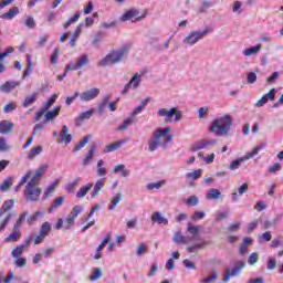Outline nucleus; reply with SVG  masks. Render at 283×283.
<instances>
[{
	"label": "nucleus",
	"instance_id": "15",
	"mask_svg": "<svg viewBox=\"0 0 283 283\" xmlns=\"http://www.w3.org/2000/svg\"><path fill=\"white\" fill-rule=\"evenodd\" d=\"M56 98H59V95L53 94L51 97L44 103L42 108L35 114V120H41V117L56 103Z\"/></svg>",
	"mask_w": 283,
	"mask_h": 283
},
{
	"label": "nucleus",
	"instance_id": "64",
	"mask_svg": "<svg viewBox=\"0 0 283 283\" xmlns=\"http://www.w3.org/2000/svg\"><path fill=\"white\" fill-rule=\"evenodd\" d=\"M17 109V104L14 102H11L3 107L4 114H10V112H14Z\"/></svg>",
	"mask_w": 283,
	"mask_h": 283
},
{
	"label": "nucleus",
	"instance_id": "23",
	"mask_svg": "<svg viewBox=\"0 0 283 283\" xmlns=\"http://www.w3.org/2000/svg\"><path fill=\"white\" fill-rule=\"evenodd\" d=\"M125 143H127V139H120L116 143L109 144L103 149V154H111L112 151H116V149H120Z\"/></svg>",
	"mask_w": 283,
	"mask_h": 283
},
{
	"label": "nucleus",
	"instance_id": "44",
	"mask_svg": "<svg viewBox=\"0 0 283 283\" xmlns=\"http://www.w3.org/2000/svg\"><path fill=\"white\" fill-rule=\"evenodd\" d=\"M120 200H123V195L117 193L115 197L112 198L108 209L111 211H114V209H116V207H118V203L120 202Z\"/></svg>",
	"mask_w": 283,
	"mask_h": 283
},
{
	"label": "nucleus",
	"instance_id": "43",
	"mask_svg": "<svg viewBox=\"0 0 283 283\" xmlns=\"http://www.w3.org/2000/svg\"><path fill=\"white\" fill-rule=\"evenodd\" d=\"M14 202H15L14 199L4 201V203L0 208V218L1 216H3V213H7V211H10V209L14 207Z\"/></svg>",
	"mask_w": 283,
	"mask_h": 283
},
{
	"label": "nucleus",
	"instance_id": "62",
	"mask_svg": "<svg viewBox=\"0 0 283 283\" xmlns=\"http://www.w3.org/2000/svg\"><path fill=\"white\" fill-rule=\"evenodd\" d=\"M232 12L234 14H242V2H240V1L233 2Z\"/></svg>",
	"mask_w": 283,
	"mask_h": 283
},
{
	"label": "nucleus",
	"instance_id": "31",
	"mask_svg": "<svg viewBox=\"0 0 283 283\" xmlns=\"http://www.w3.org/2000/svg\"><path fill=\"white\" fill-rule=\"evenodd\" d=\"M167 185L166 180H158L154 182H149L146 185L147 191H158V189H163Z\"/></svg>",
	"mask_w": 283,
	"mask_h": 283
},
{
	"label": "nucleus",
	"instance_id": "20",
	"mask_svg": "<svg viewBox=\"0 0 283 283\" xmlns=\"http://www.w3.org/2000/svg\"><path fill=\"white\" fill-rule=\"evenodd\" d=\"M72 140H73V137H72V134H70V128L67 127V125H64L60 132L59 143H65V145H70Z\"/></svg>",
	"mask_w": 283,
	"mask_h": 283
},
{
	"label": "nucleus",
	"instance_id": "50",
	"mask_svg": "<svg viewBox=\"0 0 283 283\" xmlns=\"http://www.w3.org/2000/svg\"><path fill=\"white\" fill-rule=\"evenodd\" d=\"M12 177H8L7 179H4L2 181V184L0 185V191H8V189L11 188L12 186Z\"/></svg>",
	"mask_w": 283,
	"mask_h": 283
},
{
	"label": "nucleus",
	"instance_id": "24",
	"mask_svg": "<svg viewBox=\"0 0 283 283\" xmlns=\"http://www.w3.org/2000/svg\"><path fill=\"white\" fill-rule=\"evenodd\" d=\"M63 205H65V197L63 196H60V197H56L50 208H49V213H54V211H56L57 209H60V207H63Z\"/></svg>",
	"mask_w": 283,
	"mask_h": 283
},
{
	"label": "nucleus",
	"instance_id": "63",
	"mask_svg": "<svg viewBox=\"0 0 283 283\" xmlns=\"http://www.w3.org/2000/svg\"><path fill=\"white\" fill-rule=\"evenodd\" d=\"M205 211H195L191 216V220H193V222H198V220H205Z\"/></svg>",
	"mask_w": 283,
	"mask_h": 283
},
{
	"label": "nucleus",
	"instance_id": "18",
	"mask_svg": "<svg viewBox=\"0 0 283 283\" xmlns=\"http://www.w3.org/2000/svg\"><path fill=\"white\" fill-rule=\"evenodd\" d=\"M45 171H48V166L43 165L40 166L31 176L29 182H33L35 185H40L41 182V177L43 176V174H45Z\"/></svg>",
	"mask_w": 283,
	"mask_h": 283
},
{
	"label": "nucleus",
	"instance_id": "9",
	"mask_svg": "<svg viewBox=\"0 0 283 283\" xmlns=\"http://www.w3.org/2000/svg\"><path fill=\"white\" fill-rule=\"evenodd\" d=\"M244 266H247V263H244V261H237L233 269H227L223 275V282H229V280H231V277H235L238 275H240L242 269H244Z\"/></svg>",
	"mask_w": 283,
	"mask_h": 283
},
{
	"label": "nucleus",
	"instance_id": "14",
	"mask_svg": "<svg viewBox=\"0 0 283 283\" xmlns=\"http://www.w3.org/2000/svg\"><path fill=\"white\" fill-rule=\"evenodd\" d=\"M200 231H202V227L196 226L193 223H188L186 233L189 242H193V240H198L200 238Z\"/></svg>",
	"mask_w": 283,
	"mask_h": 283
},
{
	"label": "nucleus",
	"instance_id": "32",
	"mask_svg": "<svg viewBox=\"0 0 283 283\" xmlns=\"http://www.w3.org/2000/svg\"><path fill=\"white\" fill-rule=\"evenodd\" d=\"M159 147H163V140L153 135L148 140V151H156Z\"/></svg>",
	"mask_w": 283,
	"mask_h": 283
},
{
	"label": "nucleus",
	"instance_id": "52",
	"mask_svg": "<svg viewBox=\"0 0 283 283\" xmlns=\"http://www.w3.org/2000/svg\"><path fill=\"white\" fill-rule=\"evenodd\" d=\"M25 249V245H18L15 247L12 252L11 255L15 259L20 258L21 255H23V250Z\"/></svg>",
	"mask_w": 283,
	"mask_h": 283
},
{
	"label": "nucleus",
	"instance_id": "51",
	"mask_svg": "<svg viewBox=\"0 0 283 283\" xmlns=\"http://www.w3.org/2000/svg\"><path fill=\"white\" fill-rule=\"evenodd\" d=\"M78 182H81V179H75L74 181L67 184L64 189L65 191H67V193H74V189H76V185H78Z\"/></svg>",
	"mask_w": 283,
	"mask_h": 283
},
{
	"label": "nucleus",
	"instance_id": "22",
	"mask_svg": "<svg viewBox=\"0 0 283 283\" xmlns=\"http://www.w3.org/2000/svg\"><path fill=\"white\" fill-rule=\"evenodd\" d=\"M94 115V109H90L86 112L81 113L76 118H75V125L77 127H81V125H83L84 120H90V118H92V116Z\"/></svg>",
	"mask_w": 283,
	"mask_h": 283
},
{
	"label": "nucleus",
	"instance_id": "54",
	"mask_svg": "<svg viewBox=\"0 0 283 283\" xmlns=\"http://www.w3.org/2000/svg\"><path fill=\"white\" fill-rule=\"evenodd\" d=\"M31 174H32L31 171H27L24 174V176L20 179L18 186L15 187V192H19V189H21V187H23V185L28 182V178H30Z\"/></svg>",
	"mask_w": 283,
	"mask_h": 283
},
{
	"label": "nucleus",
	"instance_id": "57",
	"mask_svg": "<svg viewBox=\"0 0 283 283\" xmlns=\"http://www.w3.org/2000/svg\"><path fill=\"white\" fill-rule=\"evenodd\" d=\"M200 149H207L205 139H200L199 142L195 143L191 147L192 151H200Z\"/></svg>",
	"mask_w": 283,
	"mask_h": 283
},
{
	"label": "nucleus",
	"instance_id": "4",
	"mask_svg": "<svg viewBox=\"0 0 283 283\" xmlns=\"http://www.w3.org/2000/svg\"><path fill=\"white\" fill-rule=\"evenodd\" d=\"M157 116L163 118L164 123H180L182 120V111L178 109V107L172 108H159L157 111Z\"/></svg>",
	"mask_w": 283,
	"mask_h": 283
},
{
	"label": "nucleus",
	"instance_id": "25",
	"mask_svg": "<svg viewBox=\"0 0 283 283\" xmlns=\"http://www.w3.org/2000/svg\"><path fill=\"white\" fill-rule=\"evenodd\" d=\"M19 85H21V83L15 81H8L0 86V91L4 94H10V92H12L15 87H19Z\"/></svg>",
	"mask_w": 283,
	"mask_h": 283
},
{
	"label": "nucleus",
	"instance_id": "47",
	"mask_svg": "<svg viewBox=\"0 0 283 283\" xmlns=\"http://www.w3.org/2000/svg\"><path fill=\"white\" fill-rule=\"evenodd\" d=\"M92 140V135H86L75 147L74 151H80V149H83L85 145H87Z\"/></svg>",
	"mask_w": 283,
	"mask_h": 283
},
{
	"label": "nucleus",
	"instance_id": "26",
	"mask_svg": "<svg viewBox=\"0 0 283 283\" xmlns=\"http://www.w3.org/2000/svg\"><path fill=\"white\" fill-rule=\"evenodd\" d=\"M106 181H107V179H105V178H99L95 181V184L93 186L92 198H96V196H98V193H101V189H103V187H105Z\"/></svg>",
	"mask_w": 283,
	"mask_h": 283
},
{
	"label": "nucleus",
	"instance_id": "12",
	"mask_svg": "<svg viewBox=\"0 0 283 283\" xmlns=\"http://www.w3.org/2000/svg\"><path fill=\"white\" fill-rule=\"evenodd\" d=\"M143 81V73H135V75L130 78V81L125 85L122 94H127L129 90H138L140 83Z\"/></svg>",
	"mask_w": 283,
	"mask_h": 283
},
{
	"label": "nucleus",
	"instance_id": "16",
	"mask_svg": "<svg viewBox=\"0 0 283 283\" xmlns=\"http://www.w3.org/2000/svg\"><path fill=\"white\" fill-rule=\"evenodd\" d=\"M269 101H275V88H271L269 93L264 94L259 101H256L254 107H264Z\"/></svg>",
	"mask_w": 283,
	"mask_h": 283
},
{
	"label": "nucleus",
	"instance_id": "10",
	"mask_svg": "<svg viewBox=\"0 0 283 283\" xmlns=\"http://www.w3.org/2000/svg\"><path fill=\"white\" fill-rule=\"evenodd\" d=\"M98 96H101V88L93 87L82 92L80 94V101L82 103H90L91 101H95V98H98Z\"/></svg>",
	"mask_w": 283,
	"mask_h": 283
},
{
	"label": "nucleus",
	"instance_id": "11",
	"mask_svg": "<svg viewBox=\"0 0 283 283\" xmlns=\"http://www.w3.org/2000/svg\"><path fill=\"white\" fill-rule=\"evenodd\" d=\"M171 127L167 126L165 128L163 127H158L154 130L153 136H155V138H157L158 140H161V143H164V140L166 143L171 142Z\"/></svg>",
	"mask_w": 283,
	"mask_h": 283
},
{
	"label": "nucleus",
	"instance_id": "48",
	"mask_svg": "<svg viewBox=\"0 0 283 283\" xmlns=\"http://www.w3.org/2000/svg\"><path fill=\"white\" fill-rule=\"evenodd\" d=\"M51 229L52 224L50 222H43L41 224L40 234L44 235V238H48V234L50 233Z\"/></svg>",
	"mask_w": 283,
	"mask_h": 283
},
{
	"label": "nucleus",
	"instance_id": "39",
	"mask_svg": "<svg viewBox=\"0 0 283 283\" xmlns=\"http://www.w3.org/2000/svg\"><path fill=\"white\" fill-rule=\"evenodd\" d=\"M113 174H120L123 178H127V176H129V170L125 167V165L120 164L113 168Z\"/></svg>",
	"mask_w": 283,
	"mask_h": 283
},
{
	"label": "nucleus",
	"instance_id": "61",
	"mask_svg": "<svg viewBox=\"0 0 283 283\" xmlns=\"http://www.w3.org/2000/svg\"><path fill=\"white\" fill-rule=\"evenodd\" d=\"M145 253H147V245L145 243H140L138 247H137V250H136V255L138 258H142V255H145Z\"/></svg>",
	"mask_w": 283,
	"mask_h": 283
},
{
	"label": "nucleus",
	"instance_id": "29",
	"mask_svg": "<svg viewBox=\"0 0 283 283\" xmlns=\"http://www.w3.org/2000/svg\"><path fill=\"white\" fill-rule=\"evenodd\" d=\"M222 198V192L218 188H211L206 193L207 200H220Z\"/></svg>",
	"mask_w": 283,
	"mask_h": 283
},
{
	"label": "nucleus",
	"instance_id": "5",
	"mask_svg": "<svg viewBox=\"0 0 283 283\" xmlns=\"http://www.w3.org/2000/svg\"><path fill=\"white\" fill-rule=\"evenodd\" d=\"M41 193H43V190L39 187V184L32 181L27 182L23 192L27 202H39L41 200Z\"/></svg>",
	"mask_w": 283,
	"mask_h": 283
},
{
	"label": "nucleus",
	"instance_id": "30",
	"mask_svg": "<svg viewBox=\"0 0 283 283\" xmlns=\"http://www.w3.org/2000/svg\"><path fill=\"white\" fill-rule=\"evenodd\" d=\"M59 179H55L46 187V190L44 191V200H48V198H50V196L56 191L59 188Z\"/></svg>",
	"mask_w": 283,
	"mask_h": 283
},
{
	"label": "nucleus",
	"instance_id": "53",
	"mask_svg": "<svg viewBox=\"0 0 283 283\" xmlns=\"http://www.w3.org/2000/svg\"><path fill=\"white\" fill-rule=\"evenodd\" d=\"M24 25H27L29 30H34V28H36V22L32 15H28L25 18Z\"/></svg>",
	"mask_w": 283,
	"mask_h": 283
},
{
	"label": "nucleus",
	"instance_id": "59",
	"mask_svg": "<svg viewBox=\"0 0 283 283\" xmlns=\"http://www.w3.org/2000/svg\"><path fill=\"white\" fill-rule=\"evenodd\" d=\"M81 34V27H77L74 32H73V36L70 41V45L71 48H74V45H76V39H78V35Z\"/></svg>",
	"mask_w": 283,
	"mask_h": 283
},
{
	"label": "nucleus",
	"instance_id": "58",
	"mask_svg": "<svg viewBox=\"0 0 283 283\" xmlns=\"http://www.w3.org/2000/svg\"><path fill=\"white\" fill-rule=\"evenodd\" d=\"M188 207H198L200 199L197 196H190L187 200Z\"/></svg>",
	"mask_w": 283,
	"mask_h": 283
},
{
	"label": "nucleus",
	"instance_id": "6",
	"mask_svg": "<svg viewBox=\"0 0 283 283\" xmlns=\"http://www.w3.org/2000/svg\"><path fill=\"white\" fill-rule=\"evenodd\" d=\"M264 149V144H261L254 147L251 151L247 153L243 157H239L235 160L230 163L229 169L231 171H235V169H240L241 163H247V160H251V158H255Z\"/></svg>",
	"mask_w": 283,
	"mask_h": 283
},
{
	"label": "nucleus",
	"instance_id": "36",
	"mask_svg": "<svg viewBox=\"0 0 283 283\" xmlns=\"http://www.w3.org/2000/svg\"><path fill=\"white\" fill-rule=\"evenodd\" d=\"M172 242H175V244H189V238L182 235V233L180 231H177L172 238Z\"/></svg>",
	"mask_w": 283,
	"mask_h": 283
},
{
	"label": "nucleus",
	"instance_id": "56",
	"mask_svg": "<svg viewBox=\"0 0 283 283\" xmlns=\"http://www.w3.org/2000/svg\"><path fill=\"white\" fill-rule=\"evenodd\" d=\"M198 118L200 120H202L205 118H209V107H200L198 109Z\"/></svg>",
	"mask_w": 283,
	"mask_h": 283
},
{
	"label": "nucleus",
	"instance_id": "34",
	"mask_svg": "<svg viewBox=\"0 0 283 283\" xmlns=\"http://www.w3.org/2000/svg\"><path fill=\"white\" fill-rule=\"evenodd\" d=\"M92 187H94V184L92 182H88L85 186H82L76 192V198L78 199L85 198L87 193H90V191L92 190Z\"/></svg>",
	"mask_w": 283,
	"mask_h": 283
},
{
	"label": "nucleus",
	"instance_id": "8",
	"mask_svg": "<svg viewBox=\"0 0 283 283\" xmlns=\"http://www.w3.org/2000/svg\"><path fill=\"white\" fill-rule=\"evenodd\" d=\"M145 19V15L140 14V11L136 8H132L126 10L119 18L120 21H132V23H136L137 21H142Z\"/></svg>",
	"mask_w": 283,
	"mask_h": 283
},
{
	"label": "nucleus",
	"instance_id": "3",
	"mask_svg": "<svg viewBox=\"0 0 283 283\" xmlns=\"http://www.w3.org/2000/svg\"><path fill=\"white\" fill-rule=\"evenodd\" d=\"M83 211V206H74L72 211L66 216L65 219L60 218L57 219L55 223L56 231H61V229H64L65 231H70L76 222V218H78V214Z\"/></svg>",
	"mask_w": 283,
	"mask_h": 283
},
{
	"label": "nucleus",
	"instance_id": "45",
	"mask_svg": "<svg viewBox=\"0 0 283 283\" xmlns=\"http://www.w3.org/2000/svg\"><path fill=\"white\" fill-rule=\"evenodd\" d=\"M103 277V270L101 268H94L93 273L90 276L91 282H96Z\"/></svg>",
	"mask_w": 283,
	"mask_h": 283
},
{
	"label": "nucleus",
	"instance_id": "33",
	"mask_svg": "<svg viewBox=\"0 0 283 283\" xmlns=\"http://www.w3.org/2000/svg\"><path fill=\"white\" fill-rule=\"evenodd\" d=\"M105 161L103 159H98L96 164V176L98 178H105L107 176V168L104 167Z\"/></svg>",
	"mask_w": 283,
	"mask_h": 283
},
{
	"label": "nucleus",
	"instance_id": "1",
	"mask_svg": "<svg viewBox=\"0 0 283 283\" xmlns=\"http://www.w3.org/2000/svg\"><path fill=\"white\" fill-rule=\"evenodd\" d=\"M233 129V116L224 114L212 120L209 132L221 138H227Z\"/></svg>",
	"mask_w": 283,
	"mask_h": 283
},
{
	"label": "nucleus",
	"instance_id": "37",
	"mask_svg": "<svg viewBox=\"0 0 283 283\" xmlns=\"http://www.w3.org/2000/svg\"><path fill=\"white\" fill-rule=\"evenodd\" d=\"M17 14H19V8L13 7L8 12L1 14L0 19H6L7 21H12V19H14V17H17Z\"/></svg>",
	"mask_w": 283,
	"mask_h": 283
},
{
	"label": "nucleus",
	"instance_id": "27",
	"mask_svg": "<svg viewBox=\"0 0 283 283\" xmlns=\"http://www.w3.org/2000/svg\"><path fill=\"white\" fill-rule=\"evenodd\" d=\"M14 130V124L9 120L0 122V134H12Z\"/></svg>",
	"mask_w": 283,
	"mask_h": 283
},
{
	"label": "nucleus",
	"instance_id": "19",
	"mask_svg": "<svg viewBox=\"0 0 283 283\" xmlns=\"http://www.w3.org/2000/svg\"><path fill=\"white\" fill-rule=\"evenodd\" d=\"M150 221L155 224H164L165 227L169 224V219H167V217H165L163 212L158 211L151 214Z\"/></svg>",
	"mask_w": 283,
	"mask_h": 283
},
{
	"label": "nucleus",
	"instance_id": "13",
	"mask_svg": "<svg viewBox=\"0 0 283 283\" xmlns=\"http://www.w3.org/2000/svg\"><path fill=\"white\" fill-rule=\"evenodd\" d=\"M85 65H90V56L87 54H81L77 57L76 63L66 64V70L76 71L85 67Z\"/></svg>",
	"mask_w": 283,
	"mask_h": 283
},
{
	"label": "nucleus",
	"instance_id": "35",
	"mask_svg": "<svg viewBox=\"0 0 283 283\" xmlns=\"http://www.w3.org/2000/svg\"><path fill=\"white\" fill-rule=\"evenodd\" d=\"M42 153H43V146L38 145V146L31 148L28 151L27 156H28L29 160H34V158H36V156H41Z\"/></svg>",
	"mask_w": 283,
	"mask_h": 283
},
{
	"label": "nucleus",
	"instance_id": "2",
	"mask_svg": "<svg viewBox=\"0 0 283 283\" xmlns=\"http://www.w3.org/2000/svg\"><path fill=\"white\" fill-rule=\"evenodd\" d=\"M129 54V45L120 46L119 49L111 51L99 62V67H107L109 65H116Z\"/></svg>",
	"mask_w": 283,
	"mask_h": 283
},
{
	"label": "nucleus",
	"instance_id": "42",
	"mask_svg": "<svg viewBox=\"0 0 283 283\" xmlns=\"http://www.w3.org/2000/svg\"><path fill=\"white\" fill-rule=\"evenodd\" d=\"M207 243L205 241H201L199 243L192 244V245H188L187 247V252L188 253H198V251H201V249H205V245Z\"/></svg>",
	"mask_w": 283,
	"mask_h": 283
},
{
	"label": "nucleus",
	"instance_id": "7",
	"mask_svg": "<svg viewBox=\"0 0 283 283\" xmlns=\"http://www.w3.org/2000/svg\"><path fill=\"white\" fill-rule=\"evenodd\" d=\"M209 34V29L205 30H192L187 35L186 39L182 40L184 45H189V48H193L198 41H202L205 36Z\"/></svg>",
	"mask_w": 283,
	"mask_h": 283
},
{
	"label": "nucleus",
	"instance_id": "38",
	"mask_svg": "<svg viewBox=\"0 0 283 283\" xmlns=\"http://www.w3.org/2000/svg\"><path fill=\"white\" fill-rule=\"evenodd\" d=\"M94 154H96V145H93L88 153L86 154V156L84 157L83 159V165L84 166H87V165H91L92 164V160L94 158Z\"/></svg>",
	"mask_w": 283,
	"mask_h": 283
},
{
	"label": "nucleus",
	"instance_id": "49",
	"mask_svg": "<svg viewBox=\"0 0 283 283\" xmlns=\"http://www.w3.org/2000/svg\"><path fill=\"white\" fill-rule=\"evenodd\" d=\"M10 220H12V213H8L6 218L0 221V233H3V231H6V227H8Z\"/></svg>",
	"mask_w": 283,
	"mask_h": 283
},
{
	"label": "nucleus",
	"instance_id": "28",
	"mask_svg": "<svg viewBox=\"0 0 283 283\" xmlns=\"http://www.w3.org/2000/svg\"><path fill=\"white\" fill-rule=\"evenodd\" d=\"M262 52V44H256L243 50V56H255Z\"/></svg>",
	"mask_w": 283,
	"mask_h": 283
},
{
	"label": "nucleus",
	"instance_id": "46",
	"mask_svg": "<svg viewBox=\"0 0 283 283\" xmlns=\"http://www.w3.org/2000/svg\"><path fill=\"white\" fill-rule=\"evenodd\" d=\"M258 262H260V254H258V252H252L248 256V264L250 266H255V264H258Z\"/></svg>",
	"mask_w": 283,
	"mask_h": 283
},
{
	"label": "nucleus",
	"instance_id": "55",
	"mask_svg": "<svg viewBox=\"0 0 283 283\" xmlns=\"http://www.w3.org/2000/svg\"><path fill=\"white\" fill-rule=\"evenodd\" d=\"M216 280H218V274L216 272H212L208 276L200 280L201 283H214Z\"/></svg>",
	"mask_w": 283,
	"mask_h": 283
},
{
	"label": "nucleus",
	"instance_id": "40",
	"mask_svg": "<svg viewBox=\"0 0 283 283\" xmlns=\"http://www.w3.org/2000/svg\"><path fill=\"white\" fill-rule=\"evenodd\" d=\"M36 98H39L38 93H33L24 98L22 102V107H30V105H34L36 103Z\"/></svg>",
	"mask_w": 283,
	"mask_h": 283
},
{
	"label": "nucleus",
	"instance_id": "17",
	"mask_svg": "<svg viewBox=\"0 0 283 283\" xmlns=\"http://www.w3.org/2000/svg\"><path fill=\"white\" fill-rule=\"evenodd\" d=\"M21 239V229L13 228L11 233L4 238L3 243L4 244H12L14 242H19Z\"/></svg>",
	"mask_w": 283,
	"mask_h": 283
},
{
	"label": "nucleus",
	"instance_id": "41",
	"mask_svg": "<svg viewBox=\"0 0 283 283\" xmlns=\"http://www.w3.org/2000/svg\"><path fill=\"white\" fill-rule=\"evenodd\" d=\"M200 176H202V169H196V170H192L191 172H187L185 175L186 180H189V181L198 180V178H200Z\"/></svg>",
	"mask_w": 283,
	"mask_h": 283
},
{
	"label": "nucleus",
	"instance_id": "21",
	"mask_svg": "<svg viewBox=\"0 0 283 283\" xmlns=\"http://www.w3.org/2000/svg\"><path fill=\"white\" fill-rule=\"evenodd\" d=\"M61 113V106H55L52 111H46L44 113V123H51L52 120L56 119L59 117V114Z\"/></svg>",
	"mask_w": 283,
	"mask_h": 283
},
{
	"label": "nucleus",
	"instance_id": "60",
	"mask_svg": "<svg viewBox=\"0 0 283 283\" xmlns=\"http://www.w3.org/2000/svg\"><path fill=\"white\" fill-rule=\"evenodd\" d=\"M132 123H134V117L124 119L123 124L118 127L119 132H125V129H127Z\"/></svg>",
	"mask_w": 283,
	"mask_h": 283
}]
</instances>
